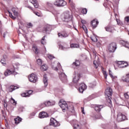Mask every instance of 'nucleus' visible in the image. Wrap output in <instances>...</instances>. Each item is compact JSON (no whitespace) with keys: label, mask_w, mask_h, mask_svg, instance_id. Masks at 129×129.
<instances>
[{"label":"nucleus","mask_w":129,"mask_h":129,"mask_svg":"<svg viewBox=\"0 0 129 129\" xmlns=\"http://www.w3.org/2000/svg\"><path fill=\"white\" fill-rule=\"evenodd\" d=\"M8 35V32L6 31L3 34V37L4 38H6V36Z\"/></svg>","instance_id":"51"},{"label":"nucleus","mask_w":129,"mask_h":129,"mask_svg":"<svg viewBox=\"0 0 129 129\" xmlns=\"http://www.w3.org/2000/svg\"><path fill=\"white\" fill-rule=\"evenodd\" d=\"M121 80L123 81V82L129 83V74H127L125 77H122Z\"/></svg>","instance_id":"21"},{"label":"nucleus","mask_w":129,"mask_h":129,"mask_svg":"<svg viewBox=\"0 0 129 129\" xmlns=\"http://www.w3.org/2000/svg\"><path fill=\"white\" fill-rule=\"evenodd\" d=\"M36 16H38V17H40V14L39 13H34Z\"/></svg>","instance_id":"57"},{"label":"nucleus","mask_w":129,"mask_h":129,"mask_svg":"<svg viewBox=\"0 0 129 129\" xmlns=\"http://www.w3.org/2000/svg\"><path fill=\"white\" fill-rule=\"evenodd\" d=\"M45 36L42 37L41 40V43L42 44V45H45V44H46V40H45Z\"/></svg>","instance_id":"36"},{"label":"nucleus","mask_w":129,"mask_h":129,"mask_svg":"<svg viewBox=\"0 0 129 129\" xmlns=\"http://www.w3.org/2000/svg\"><path fill=\"white\" fill-rule=\"evenodd\" d=\"M41 70L42 71H46L47 70V66L46 64H43L40 67Z\"/></svg>","instance_id":"32"},{"label":"nucleus","mask_w":129,"mask_h":129,"mask_svg":"<svg viewBox=\"0 0 129 129\" xmlns=\"http://www.w3.org/2000/svg\"><path fill=\"white\" fill-rule=\"evenodd\" d=\"M51 30H52L51 26L47 25L43 28V33H46V34H49L50 32H51Z\"/></svg>","instance_id":"15"},{"label":"nucleus","mask_w":129,"mask_h":129,"mask_svg":"<svg viewBox=\"0 0 129 129\" xmlns=\"http://www.w3.org/2000/svg\"><path fill=\"white\" fill-rule=\"evenodd\" d=\"M105 95L106 96L107 102L111 105V95H112V89L110 87L107 88L105 91Z\"/></svg>","instance_id":"1"},{"label":"nucleus","mask_w":129,"mask_h":129,"mask_svg":"<svg viewBox=\"0 0 129 129\" xmlns=\"http://www.w3.org/2000/svg\"><path fill=\"white\" fill-rule=\"evenodd\" d=\"M66 5H67V3L63 0H57L54 2V5L56 6V7H64Z\"/></svg>","instance_id":"7"},{"label":"nucleus","mask_w":129,"mask_h":129,"mask_svg":"<svg viewBox=\"0 0 129 129\" xmlns=\"http://www.w3.org/2000/svg\"><path fill=\"white\" fill-rule=\"evenodd\" d=\"M14 70L13 71H11L9 69H7L6 70V71L4 73V75L5 76H9L11 75V74H13V75H17V72L15 71V69H16V68H15V66H13Z\"/></svg>","instance_id":"8"},{"label":"nucleus","mask_w":129,"mask_h":129,"mask_svg":"<svg viewBox=\"0 0 129 129\" xmlns=\"http://www.w3.org/2000/svg\"><path fill=\"white\" fill-rule=\"evenodd\" d=\"M104 77H105V79H106V78H107V74L104 75Z\"/></svg>","instance_id":"59"},{"label":"nucleus","mask_w":129,"mask_h":129,"mask_svg":"<svg viewBox=\"0 0 129 129\" xmlns=\"http://www.w3.org/2000/svg\"><path fill=\"white\" fill-rule=\"evenodd\" d=\"M19 88V87L15 86H11L10 87H9L7 89V91L9 92H13L14 90H16V89H18Z\"/></svg>","instance_id":"20"},{"label":"nucleus","mask_w":129,"mask_h":129,"mask_svg":"<svg viewBox=\"0 0 129 129\" xmlns=\"http://www.w3.org/2000/svg\"><path fill=\"white\" fill-rule=\"evenodd\" d=\"M0 23H1V21H0Z\"/></svg>","instance_id":"64"},{"label":"nucleus","mask_w":129,"mask_h":129,"mask_svg":"<svg viewBox=\"0 0 129 129\" xmlns=\"http://www.w3.org/2000/svg\"><path fill=\"white\" fill-rule=\"evenodd\" d=\"M117 64H118L120 68H125L128 66L127 62L123 61H118Z\"/></svg>","instance_id":"13"},{"label":"nucleus","mask_w":129,"mask_h":129,"mask_svg":"<svg viewBox=\"0 0 129 129\" xmlns=\"http://www.w3.org/2000/svg\"><path fill=\"white\" fill-rule=\"evenodd\" d=\"M11 102L13 103V104H14V105H16L17 104V102H16V100L14 99V98H11Z\"/></svg>","instance_id":"42"},{"label":"nucleus","mask_w":129,"mask_h":129,"mask_svg":"<svg viewBox=\"0 0 129 129\" xmlns=\"http://www.w3.org/2000/svg\"><path fill=\"white\" fill-rule=\"evenodd\" d=\"M28 8L31 9V10H32V7H28Z\"/></svg>","instance_id":"61"},{"label":"nucleus","mask_w":129,"mask_h":129,"mask_svg":"<svg viewBox=\"0 0 129 129\" xmlns=\"http://www.w3.org/2000/svg\"><path fill=\"white\" fill-rule=\"evenodd\" d=\"M105 29L107 32H109L110 33H112V31L114 30V28L110 26H108L107 27H105Z\"/></svg>","instance_id":"25"},{"label":"nucleus","mask_w":129,"mask_h":129,"mask_svg":"<svg viewBox=\"0 0 129 129\" xmlns=\"http://www.w3.org/2000/svg\"><path fill=\"white\" fill-rule=\"evenodd\" d=\"M86 88H87L86 85H85L84 83H82L80 84L78 91L80 93H83V91H84Z\"/></svg>","instance_id":"11"},{"label":"nucleus","mask_w":129,"mask_h":129,"mask_svg":"<svg viewBox=\"0 0 129 129\" xmlns=\"http://www.w3.org/2000/svg\"><path fill=\"white\" fill-rule=\"evenodd\" d=\"M82 24H86V21L84 20H82Z\"/></svg>","instance_id":"55"},{"label":"nucleus","mask_w":129,"mask_h":129,"mask_svg":"<svg viewBox=\"0 0 129 129\" xmlns=\"http://www.w3.org/2000/svg\"><path fill=\"white\" fill-rule=\"evenodd\" d=\"M63 22H66V23H69L68 25L70 27H71V25L73 24L72 22V18H71V16L69 14V13H64V17H63Z\"/></svg>","instance_id":"2"},{"label":"nucleus","mask_w":129,"mask_h":129,"mask_svg":"<svg viewBox=\"0 0 129 129\" xmlns=\"http://www.w3.org/2000/svg\"><path fill=\"white\" fill-rule=\"evenodd\" d=\"M59 79L62 82H66L67 81V76L64 73L59 74Z\"/></svg>","instance_id":"12"},{"label":"nucleus","mask_w":129,"mask_h":129,"mask_svg":"<svg viewBox=\"0 0 129 129\" xmlns=\"http://www.w3.org/2000/svg\"><path fill=\"white\" fill-rule=\"evenodd\" d=\"M37 63L38 65H42V59L38 58L37 60Z\"/></svg>","instance_id":"38"},{"label":"nucleus","mask_w":129,"mask_h":129,"mask_svg":"<svg viewBox=\"0 0 129 129\" xmlns=\"http://www.w3.org/2000/svg\"><path fill=\"white\" fill-rule=\"evenodd\" d=\"M82 14H83L84 15H86L87 14V9H84L82 11Z\"/></svg>","instance_id":"39"},{"label":"nucleus","mask_w":129,"mask_h":129,"mask_svg":"<svg viewBox=\"0 0 129 129\" xmlns=\"http://www.w3.org/2000/svg\"><path fill=\"white\" fill-rule=\"evenodd\" d=\"M50 125L54 126V127H56V126H60V123L55 120V119L51 118L50 119Z\"/></svg>","instance_id":"9"},{"label":"nucleus","mask_w":129,"mask_h":129,"mask_svg":"<svg viewBox=\"0 0 129 129\" xmlns=\"http://www.w3.org/2000/svg\"><path fill=\"white\" fill-rule=\"evenodd\" d=\"M126 117L125 115L122 114V113L118 114L117 115V119L119 121H122V120H125Z\"/></svg>","instance_id":"14"},{"label":"nucleus","mask_w":129,"mask_h":129,"mask_svg":"<svg viewBox=\"0 0 129 129\" xmlns=\"http://www.w3.org/2000/svg\"><path fill=\"white\" fill-rule=\"evenodd\" d=\"M43 82L46 87L48 85V78H47V75H44L43 76Z\"/></svg>","instance_id":"27"},{"label":"nucleus","mask_w":129,"mask_h":129,"mask_svg":"<svg viewBox=\"0 0 129 129\" xmlns=\"http://www.w3.org/2000/svg\"><path fill=\"white\" fill-rule=\"evenodd\" d=\"M109 52L113 53L116 50V43L112 42L109 45L108 47Z\"/></svg>","instance_id":"5"},{"label":"nucleus","mask_w":129,"mask_h":129,"mask_svg":"<svg viewBox=\"0 0 129 129\" xmlns=\"http://www.w3.org/2000/svg\"><path fill=\"white\" fill-rule=\"evenodd\" d=\"M73 123L74 124V129H81V127H82L80 123H79L76 120H73Z\"/></svg>","instance_id":"10"},{"label":"nucleus","mask_w":129,"mask_h":129,"mask_svg":"<svg viewBox=\"0 0 129 129\" xmlns=\"http://www.w3.org/2000/svg\"><path fill=\"white\" fill-rule=\"evenodd\" d=\"M109 74L110 77H112V74H111V71L109 70Z\"/></svg>","instance_id":"54"},{"label":"nucleus","mask_w":129,"mask_h":129,"mask_svg":"<svg viewBox=\"0 0 129 129\" xmlns=\"http://www.w3.org/2000/svg\"><path fill=\"white\" fill-rule=\"evenodd\" d=\"M59 49H61V50H67V49L70 48V46H69V45H68V44H66L64 46L62 45H59Z\"/></svg>","instance_id":"26"},{"label":"nucleus","mask_w":129,"mask_h":129,"mask_svg":"<svg viewBox=\"0 0 129 129\" xmlns=\"http://www.w3.org/2000/svg\"><path fill=\"white\" fill-rule=\"evenodd\" d=\"M70 47L71 48H78L79 47V45L78 44L73 43L70 45Z\"/></svg>","instance_id":"34"},{"label":"nucleus","mask_w":129,"mask_h":129,"mask_svg":"<svg viewBox=\"0 0 129 129\" xmlns=\"http://www.w3.org/2000/svg\"><path fill=\"white\" fill-rule=\"evenodd\" d=\"M59 104L63 112H65V110H68V105L66 101L60 100Z\"/></svg>","instance_id":"3"},{"label":"nucleus","mask_w":129,"mask_h":129,"mask_svg":"<svg viewBox=\"0 0 129 129\" xmlns=\"http://www.w3.org/2000/svg\"><path fill=\"white\" fill-rule=\"evenodd\" d=\"M69 36V34L66 32H60L58 33V37L59 38H61V39H63V38H67V37Z\"/></svg>","instance_id":"16"},{"label":"nucleus","mask_w":129,"mask_h":129,"mask_svg":"<svg viewBox=\"0 0 129 129\" xmlns=\"http://www.w3.org/2000/svg\"><path fill=\"white\" fill-rule=\"evenodd\" d=\"M49 115L46 112H41L39 114V118H45V117H48Z\"/></svg>","instance_id":"19"},{"label":"nucleus","mask_w":129,"mask_h":129,"mask_svg":"<svg viewBox=\"0 0 129 129\" xmlns=\"http://www.w3.org/2000/svg\"><path fill=\"white\" fill-rule=\"evenodd\" d=\"M33 6L36 9H38V8H39V5L37 3V1L34 4H33Z\"/></svg>","instance_id":"47"},{"label":"nucleus","mask_w":129,"mask_h":129,"mask_svg":"<svg viewBox=\"0 0 129 129\" xmlns=\"http://www.w3.org/2000/svg\"><path fill=\"white\" fill-rule=\"evenodd\" d=\"M73 66H76V67H78L80 65V61L79 60H76L75 62H74L73 63Z\"/></svg>","instance_id":"31"},{"label":"nucleus","mask_w":129,"mask_h":129,"mask_svg":"<svg viewBox=\"0 0 129 129\" xmlns=\"http://www.w3.org/2000/svg\"><path fill=\"white\" fill-rule=\"evenodd\" d=\"M128 35H129V32H128Z\"/></svg>","instance_id":"63"},{"label":"nucleus","mask_w":129,"mask_h":129,"mask_svg":"<svg viewBox=\"0 0 129 129\" xmlns=\"http://www.w3.org/2000/svg\"><path fill=\"white\" fill-rule=\"evenodd\" d=\"M97 25H98V22L96 19L92 21L91 22V26L93 29H95L97 27Z\"/></svg>","instance_id":"17"},{"label":"nucleus","mask_w":129,"mask_h":129,"mask_svg":"<svg viewBox=\"0 0 129 129\" xmlns=\"http://www.w3.org/2000/svg\"><path fill=\"white\" fill-rule=\"evenodd\" d=\"M32 49L33 51L35 52V54H39V49H38V47L36 46H34L32 47Z\"/></svg>","instance_id":"30"},{"label":"nucleus","mask_w":129,"mask_h":129,"mask_svg":"<svg viewBox=\"0 0 129 129\" xmlns=\"http://www.w3.org/2000/svg\"><path fill=\"white\" fill-rule=\"evenodd\" d=\"M6 60L4 59L3 58H2L1 59V62L2 63V64H3L4 65H6Z\"/></svg>","instance_id":"48"},{"label":"nucleus","mask_w":129,"mask_h":129,"mask_svg":"<svg viewBox=\"0 0 129 129\" xmlns=\"http://www.w3.org/2000/svg\"><path fill=\"white\" fill-rule=\"evenodd\" d=\"M57 67H58V69H61V64L59 62L57 63Z\"/></svg>","instance_id":"53"},{"label":"nucleus","mask_w":129,"mask_h":129,"mask_svg":"<svg viewBox=\"0 0 129 129\" xmlns=\"http://www.w3.org/2000/svg\"><path fill=\"white\" fill-rule=\"evenodd\" d=\"M46 6L48 7V8H52L53 7V4H52L51 3H50L49 2H47L46 3Z\"/></svg>","instance_id":"41"},{"label":"nucleus","mask_w":129,"mask_h":129,"mask_svg":"<svg viewBox=\"0 0 129 129\" xmlns=\"http://www.w3.org/2000/svg\"><path fill=\"white\" fill-rule=\"evenodd\" d=\"M103 74H104V75H106V74H106V71H103Z\"/></svg>","instance_id":"58"},{"label":"nucleus","mask_w":129,"mask_h":129,"mask_svg":"<svg viewBox=\"0 0 129 129\" xmlns=\"http://www.w3.org/2000/svg\"><path fill=\"white\" fill-rule=\"evenodd\" d=\"M80 79V74H78L77 76H75L73 78V81L74 83H77Z\"/></svg>","instance_id":"22"},{"label":"nucleus","mask_w":129,"mask_h":129,"mask_svg":"<svg viewBox=\"0 0 129 129\" xmlns=\"http://www.w3.org/2000/svg\"><path fill=\"white\" fill-rule=\"evenodd\" d=\"M81 109H82V113H83V114H84L85 113H84V108L81 107Z\"/></svg>","instance_id":"56"},{"label":"nucleus","mask_w":129,"mask_h":129,"mask_svg":"<svg viewBox=\"0 0 129 129\" xmlns=\"http://www.w3.org/2000/svg\"><path fill=\"white\" fill-rule=\"evenodd\" d=\"M27 27L28 28H33V24H32V23H28L27 24Z\"/></svg>","instance_id":"46"},{"label":"nucleus","mask_w":129,"mask_h":129,"mask_svg":"<svg viewBox=\"0 0 129 129\" xmlns=\"http://www.w3.org/2000/svg\"><path fill=\"white\" fill-rule=\"evenodd\" d=\"M12 12L14 13V15L15 16L13 15V14L9 12V16L11 19H13V20H16V17H18L19 16V12H18V9L13 8H12Z\"/></svg>","instance_id":"4"},{"label":"nucleus","mask_w":129,"mask_h":129,"mask_svg":"<svg viewBox=\"0 0 129 129\" xmlns=\"http://www.w3.org/2000/svg\"><path fill=\"white\" fill-rule=\"evenodd\" d=\"M96 118L97 119H102V116H101V114L100 113H98V114L96 115L95 116Z\"/></svg>","instance_id":"35"},{"label":"nucleus","mask_w":129,"mask_h":129,"mask_svg":"<svg viewBox=\"0 0 129 129\" xmlns=\"http://www.w3.org/2000/svg\"><path fill=\"white\" fill-rule=\"evenodd\" d=\"M52 68L53 69V70H55V71H58V67H54L53 63H52Z\"/></svg>","instance_id":"44"},{"label":"nucleus","mask_w":129,"mask_h":129,"mask_svg":"<svg viewBox=\"0 0 129 129\" xmlns=\"http://www.w3.org/2000/svg\"><path fill=\"white\" fill-rule=\"evenodd\" d=\"M30 2L31 4H33L34 5V4H36V3H37V0H30Z\"/></svg>","instance_id":"50"},{"label":"nucleus","mask_w":129,"mask_h":129,"mask_svg":"<svg viewBox=\"0 0 129 129\" xmlns=\"http://www.w3.org/2000/svg\"><path fill=\"white\" fill-rule=\"evenodd\" d=\"M4 106H5V107H7V103L4 104Z\"/></svg>","instance_id":"60"},{"label":"nucleus","mask_w":129,"mask_h":129,"mask_svg":"<svg viewBox=\"0 0 129 129\" xmlns=\"http://www.w3.org/2000/svg\"><path fill=\"white\" fill-rule=\"evenodd\" d=\"M101 108H103V106L101 105H96L95 106V110H96V111L97 112H99V111L101 110Z\"/></svg>","instance_id":"24"},{"label":"nucleus","mask_w":129,"mask_h":129,"mask_svg":"<svg viewBox=\"0 0 129 129\" xmlns=\"http://www.w3.org/2000/svg\"><path fill=\"white\" fill-rule=\"evenodd\" d=\"M44 105L45 106H51L52 105H55V102L54 101H45L44 103Z\"/></svg>","instance_id":"23"},{"label":"nucleus","mask_w":129,"mask_h":129,"mask_svg":"<svg viewBox=\"0 0 129 129\" xmlns=\"http://www.w3.org/2000/svg\"><path fill=\"white\" fill-rule=\"evenodd\" d=\"M82 28L83 30L85 31V33H87V28H86V26L84 25H83Z\"/></svg>","instance_id":"43"},{"label":"nucleus","mask_w":129,"mask_h":129,"mask_svg":"<svg viewBox=\"0 0 129 129\" xmlns=\"http://www.w3.org/2000/svg\"><path fill=\"white\" fill-rule=\"evenodd\" d=\"M93 64H94L96 69H97V68H98V63H97V62L96 60H94L93 62Z\"/></svg>","instance_id":"40"},{"label":"nucleus","mask_w":129,"mask_h":129,"mask_svg":"<svg viewBox=\"0 0 129 129\" xmlns=\"http://www.w3.org/2000/svg\"><path fill=\"white\" fill-rule=\"evenodd\" d=\"M97 36L95 34H93V35L91 36V39L93 42H97Z\"/></svg>","instance_id":"29"},{"label":"nucleus","mask_w":129,"mask_h":129,"mask_svg":"<svg viewBox=\"0 0 129 129\" xmlns=\"http://www.w3.org/2000/svg\"><path fill=\"white\" fill-rule=\"evenodd\" d=\"M124 23L126 25H129V17L126 16L124 18Z\"/></svg>","instance_id":"33"},{"label":"nucleus","mask_w":129,"mask_h":129,"mask_svg":"<svg viewBox=\"0 0 129 129\" xmlns=\"http://www.w3.org/2000/svg\"><path fill=\"white\" fill-rule=\"evenodd\" d=\"M93 96H94V95H92V96H90V97H93Z\"/></svg>","instance_id":"62"},{"label":"nucleus","mask_w":129,"mask_h":129,"mask_svg":"<svg viewBox=\"0 0 129 129\" xmlns=\"http://www.w3.org/2000/svg\"><path fill=\"white\" fill-rule=\"evenodd\" d=\"M123 42H124V43H123L124 44H123V46H124V47H125V48H127V49H129V43H128V42H124V41H123Z\"/></svg>","instance_id":"37"},{"label":"nucleus","mask_w":129,"mask_h":129,"mask_svg":"<svg viewBox=\"0 0 129 129\" xmlns=\"http://www.w3.org/2000/svg\"><path fill=\"white\" fill-rule=\"evenodd\" d=\"M15 120V123L16 124H19L21 121H22V119L21 117L18 116L17 118L14 119Z\"/></svg>","instance_id":"28"},{"label":"nucleus","mask_w":129,"mask_h":129,"mask_svg":"<svg viewBox=\"0 0 129 129\" xmlns=\"http://www.w3.org/2000/svg\"><path fill=\"white\" fill-rule=\"evenodd\" d=\"M2 59L7 61V59H8V55H7V54H4Z\"/></svg>","instance_id":"49"},{"label":"nucleus","mask_w":129,"mask_h":129,"mask_svg":"<svg viewBox=\"0 0 129 129\" xmlns=\"http://www.w3.org/2000/svg\"><path fill=\"white\" fill-rule=\"evenodd\" d=\"M29 80L30 82H33V83H36L38 81V77L37 75L35 74L32 73L29 76Z\"/></svg>","instance_id":"6"},{"label":"nucleus","mask_w":129,"mask_h":129,"mask_svg":"<svg viewBox=\"0 0 129 129\" xmlns=\"http://www.w3.org/2000/svg\"><path fill=\"white\" fill-rule=\"evenodd\" d=\"M33 93V91L29 90L26 93H23L21 94L23 97H30L31 94Z\"/></svg>","instance_id":"18"},{"label":"nucleus","mask_w":129,"mask_h":129,"mask_svg":"<svg viewBox=\"0 0 129 129\" xmlns=\"http://www.w3.org/2000/svg\"><path fill=\"white\" fill-rule=\"evenodd\" d=\"M48 57L49 59H50V60H52V59H54V58H55V57H54L51 54H48Z\"/></svg>","instance_id":"45"},{"label":"nucleus","mask_w":129,"mask_h":129,"mask_svg":"<svg viewBox=\"0 0 129 129\" xmlns=\"http://www.w3.org/2000/svg\"><path fill=\"white\" fill-rule=\"evenodd\" d=\"M124 96H125V98H126L127 99H128L129 96L127 94V93H125L124 94Z\"/></svg>","instance_id":"52"}]
</instances>
